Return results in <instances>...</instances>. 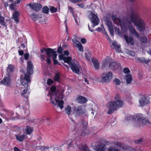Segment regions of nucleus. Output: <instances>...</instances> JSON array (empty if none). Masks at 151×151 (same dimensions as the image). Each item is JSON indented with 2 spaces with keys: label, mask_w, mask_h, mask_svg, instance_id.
Returning a JSON list of instances; mask_svg holds the SVG:
<instances>
[{
  "label": "nucleus",
  "mask_w": 151,
  "mask_h": 151,
  "mask_svg": "<svg viewBox=\"0 0 151 151\" xmlns=\"http://www.w3.org/2000/svg\"><path fill=\"white\" fill-rule=\"evenodd\" d=\"M139 102L140 106H142L145 104H148L149 103L150 101L146 97H143L139 99Z\"/></svg>",
  "instance_id": "obj_15"
},
{
  "label": "nucleus",
  "mask_w": 151,
  "mask_h": 151,
  "mask_svg": "<svg viewBox=\"0 0 151 151\" xmlns=\"http://www.w3.org/2000/svg\"><path fill=\"white\" fill-rule=\"evenodd\" d=\"M53 80L55 82H59L60 81V76L58 73H56L54 76Z\"/></svg>",
  "instance_id": "obj_34"
},
{
  "label": "nucleus",
  "mask_w": 151,
  "mask_h": 151,
  "mask_svg": "<svg viewBox=\"0 0 151 151\" xmlns=\"http://www.w3.org/2000/svg\"><path fill=\"white\" fill-rule=\"evenodd\" d=\"M113 82L115 83V84L116 86H119L120 84L121 83V81L119 80L118 78H115L114 79Z\"/></svg>",
  "instance_id": "obj_43"
},
{
  "label": "nucleus",
  "mask_w": 151,
  "mask_h": 151,
  "mask_svg": "<svg viewBox=\"0 0 151 151\" xmlns=\"http://www.w3.org/2000/svg\"><path fill=\"white\" fill-rule=\"evenodd\" d=\"M135 119H137V122L139 123V125L137 124V126H141L145 125L147 123H148L149 124H150V122L148 120H146L144 118L139 116H134Z\"/></svg>",
  "instance_id": "obj_8"
},
{
  "label": "nucleus",
  "mask_w": 151,
  "mask_h": 151,
  "mask_svg": "<svg viewBox=\"0 0 151 151\" xmlns=\"http://www.w3.org/2000/svg\"><path fill=\"white\" fill-rule=\"evenodd\" d=\"M140 41L142 42V43H146L147 42V39L145 37H143L140 39Z\"/></svg>",
  "instance_id": "obj_46"
},
{
  "label": "nucleus",
  "mask_w": 151,
  "mask_h": 151,
  "mask_svg": "<svg viewBox=\"0 0 151 151\" xmlns=\"http://www.w3.org/2000/svg\"><path fill=\"white\" fill-rule=\"evenodd\" d=\"M76 47L78 48V50L81 52H82L83 50V45L80 43V44H77Z\"/></svg>",
  "instance_id": "obj_40"
},
{
  "label": "nucleus",
  "mask_w": 151,
  "mask_h": 151,
  "mask_svg": "<svg viewBox=\"0 0 151 151\" xmlns=\"http://www.w3.org/2000/svg\"><path fill=\"white\" fill-rule=\"evenodd\" d=\"M47 55V59L46 60V61L47 62V64L49 65L51 63L50 58L52 57V53H49V55Z\"/></svg>",
  "instance_id": "obj_36"
},
{
  "label": "nucleus",
  "mask_w": 151,
  "mask_h": 151,
  "mask_svg": "<svg viewBox=\"0 0 151 151\" xmlns=\"http://www.w3.org/2000/svg\"><path fill=\"white\" fill-rule=\"evenodd\" d=\"M106 145L103 143H101L98 145L97 151H105Z\"/></svg>",
  "instance_id": "obj_27"
},
{
  "label": "nucleus",
  "mask_w": 151,
  "mask_h": 151,
  "mask_svg": "<svg viewBox=\"0 0 151 151\" xmlns=\"http://www.w3.org/2000/svg\"><path fill=\"white\" fill-rule=\"evenodd\" d=\"M109 31L111 35V36H113V33H114V30H113V27L109 28Z\"/></svg>",
  "instance_id": "obj_55"
},
{
  "label": "nucleus",
  "mask_w": 151,
  "mask_h": 151,
  "mask_svg": "<svg viewBox=\"0 0 151 151\" xmlns=\"http://www.w3.org/2000/svg\"><path fill=\"white\" fill-rule=\"evenodd\" d=\"M26 6H29L32 9L36 12L39 11L42 8V6L39 3H31L27 4Z\"/></svg>",
  "instance_id": "obj_9"
},
{
  "label": "nucleus",
  "mask_w": 151,
  "mask_h": 151,
  "mask_svg": "<svg viewBox=\"0 0 151 151\" xmlns=\"http://www.w3.org/2000/svg\"><path fill=\"white\" fill-rule=\"evenodd\" d=\"M127 83L128 84H130L132 82V78L131 75L128 74L126 76Z\"/></svg>",
  "instance_id": "obj_32"
},
{
  "label": "nucleus",
  "mask_w": 151,
  "mask_h": 151,
  "mask_svg": "<svg viewBox=\"0 0 151 151\" xmlns=\"http://www.w3.org/2000/svg\"><path fill=\"white\" fill-rule=\"evenodd\" d=\"M50 11L52 13H55L57 12V8H55L54 6H51L50 8Z\"/></svg>",
  "instance_id": "obj_45"
},
{
  "label": "nucleus",
  "mask_w": 151,
  "mask_h": 151,
  "mask_svg": "<svg viewBox=\"0 0 151 151\" xmlns=\"http://www.w3.org/2000/svg\"><path fill=\"white\" fill-rule=\"evenodd\" d=\"M19 13L17 11H15L13 14V19L17 23L19 22Z\"/></svg>",
  "instance_id": "obj_21"
},
{
  "label": "nucleus",
  "mask_w": 151,
  "mask_h": 151,
  "mask_svg": "<svg viewBox=\"0 0 151 151\" xmlns=\"http://www.w3.org/2000/svg\"><path fill=\"white\" fill-rule=\"evenodd\" d=\"M33 131V129H32L29 126H27L25 130V131L26 132V133H24V134H26V136L27 134L30 135Z\"/></svg>",
  "instance_id": "obj_30"
},
{
  "label": "nucleus",
  "mask_w": 151,
  "mask_h": 151,
  "mask_svg": "<svg viewBox=\"0 0 151 151\" xmlns=\"http://www.w3.org/2000/svg\"><path fill=\"white\" fill-rule=\"evenodd\" d=\"M86 58L88 60H89L90 59L91 55L89 53H86L85 54Z\"/></svg>",
  "instance_id": "obj_53"
},
{
  "label": "nucleus",
  "mask_w": 151,
  "mask_h": 151,
  "mask_svg": "<svg viewBox=\"0 0 151 151\" xmlns=\"http://www.w3.org/2000/svg\"><path fill=\"white\" fill-rule=\"evenodd\" d=\"M113 75L112 73L110 71L102 73L101 75V82L109 83L112 78Z\"/></svg>",
  "instance_id": "obj_4"
},
{
  "label": "nucleus",
  "mask_w": 151,
  "mask_h": 151,
  "mask_svg": "<svg viewBox=\"0 0 151 151\" xmlns=\"http://www.w3.org/2000/svg\"><path fill=\"white\" fill-rule=\"evenodd\" d=\"M124 37L128 45L131 46H133L134 45V41L132 37L129 36L127 35H124Z\"/></svg>",
  "instance_id": "obj_14"
},
{
  "label": "nucleus",
  "mask_w": 151,
  "mask_h": 151,
  "mask_svg": "<svg viewBox=\"0 0 151 151\" xmlns=\"http://www.w3.org/2000/svg\"><path fill=\"white\" fill-rule=\"evenodd\" d=\"M57 52L58 53L61 54L63 52V49L61 46L58 47L57 50Z\"/></svg>",
  "instance_id": "obj_54"
},
{
  "label": "nucleus",
  "mask_w": 151,
  "mask_h": 151,
  "mask_svg": "<svg viewBox=\"0 0 151 151\" xmlns=\"http://www.w3.org/2000/svg\"><path fill=\"white\" fill-rule=\"evenodd\" d=\"M70 1L73 3H76L82 1V0H70Z\"/></svg>",
  "instance_id": "obj_58"
},
{
  "label": "nucleus",
  "mask_w": 151,
  "mask_h": 151,
  "mask_svg": "<svg viewBox=\"0 0 151 151\" xmlns=\"http://www.w3.org/2000/svg\"><path fill=\"white\" fill-rule=\"evenodd\" d=\"M68 9L70 11V12H71V13L72 14H73V17H75V15L74 14V13L73 12L72 8L71 7L68 6Z\"/></svg>",
  "instance_id": "obj_57"
},
{
  "label": "nucleus",
  "mask_w": 151,
  "mask_h": 151,
  "mask_svg": "<svg viewBox=\"0 0 151 151\" xmlns=\"http://www.w3.org/2000/svg\"><path fill=\"white\" fill-rule=\"evenodd\" d=\"M108 151H119L117 149L113 147H109L108 150Z\"/></svg>",
  "instance_id": "obj_49"
},
{
  "label": "nucleus",
  "mask_w": 151,
  "mask_h": 151,
  "mask_svg": "<svg viewBox=\"0 0 151 151\" xmlns=\"http://www.w3.org/2000/svg\"><path fill=\"white\" fill-rule=\"evenodd\" d=\"M56 104H58V107H60L61 109H62L63 108V104L64 103V101L62 100L59 101L57 99H55Z\"/></svg>",
  "instance_id": "obj_29"
},
{
  "label": "nucleus",
  "mask_w": 151,
  "mask_h": 151,
  "mask_svg": "<svg viewBox=\"0 0 151 151\" xmlns=\"http://www.w3.org/2000/svg\"><path fill=\"white\" fill-rule=\"evenodd\" d=\"M56 87L54 86H52L51 87L50 89L51 91L53 92V93H54V92L56 90Z\"/></svg>",
  "instance_id": "obj_56"
},
{
  "label": "nucleus",
  "mask_w": 151,
  "mask_h": 151,
  "mask_svg": "<svg viewBox=\"0 0 151 151\" xmlns=\"http://www.w3.org/2000/svg\"><path fill=\"white\" fill-rule=\"evenodd\" d=\"M71 110V107L70 106H68L65 109V111L68 115H70Z\"/></svg>",
  "instance_id": "obj_37"
},
{
  "label": "nucleus",
  "mask_w": 151,
  "mask_h": 151,
  "mask_svg": "<svg viewBox=\"0 0 151 151\" xmlns=\"http://www.w3.org/2000/svg\"><path fill=\"white\" fill-rule=\"evenodd\" d=\"M33 65L32 62L31 61H28L27 62V66L26 68L27 72L24 73V74H28V75H32L33 73Z\"/></svg>",
  "instance_id": "obj_11"
},
{
  "label": "nucleus",
  "mask_w": 151,
  "mask_h": 151,
  "mask_svg": "<svg viewBox=\"0 0 151 151\" xmlns=\"http://www.w3.org/2000/svg\"><path fill=\"white\" fill-rule=\"evenodd\" d=\"M14 67L12 65H9L7 68V75L11 76L12 73L14 70Z\"/></svg>",
  "instance_id": "obj_20"
},
{
  "label": "nucleus",
  "mask_w": 151,
  "mask_h": 151,
  "mask_svg": "<svg viewBox=\"0 0 151 151\" xmlns=\"http://www.w3.org/2000/svg\"><path fill=\"white\" fill-rule=\"evenodd\" d=\"M89 13L91 16L90 20L93 24L92 27H94L99 24V19L97 15L92 11H89Z\"/></svg>",
  "instance_id": "obj_7"
},
{
  "label": "nucleus",
  "mask_w": 151,
  "mask_h": 151,
  "mask_svg": "<svg viewBox=\"0 0 151 151\" xmlns=\"http://www.w3.org/2000/svg\"><path fill=\"white\" fill-rule=\"evenodd\" d=\"M123 72L125 73H129L130 72V70L128 68H125L123 70Z\"/></svg>",
  "instance_id": "obj_48"
},
{
  "label": "nucleus",
  "mask_w": 151,
  "mask_h": 151,
  "mask_svg": "<svg viewBox=\"0 0 151 151\" xmlns=\"http://www.w3.org/2000/svg\"><path fill=\"white\" fill-rule=\"evenodd\" d=\"M24 87V88L22 92H21V95L22 96H23L24 98H27V97H28V96H27L25 94H26L27 93V90L28 87H27H27Z\"/></svg>",
  "instance_id": "obj_33"
},
{
  "label": "nucleus",
  "mask_w": 151,
  "mask_h": 151,
  "mask_svg": "<svg viewBox=\"0 0 151 151\" xmlns=\"http://www.w3.org/2000/svg\"><path fill=\"white\" fill-rule=\"evenodd\" d=\"M64 95L62 92L60 93L58 92L57 91L55 93H52L50 95V99L51 101L52 104L54 105H56V104L55 103L53 100H55V99H57L58 100L63 99Z\"/></svg>",
  "instance_id": "obj_5"
},
{
  "label": "nucleus",
  "mask_w": 151,
  "mask_h": 151,
  "mask_svg": "<svg viewBox=\"0 0 151 151\" xmlns=\"http://www.w3.org/2000/svg\"><path fill=\"white\" fill-rule=\"evenodd\" d=\"M74 111L75 112L76 114L78 116H80L82 114L86 113L85 110H83L81 106H78L74 107Z\"/></svg>",
  "instance_id": "obj_12"
},
{
  "label": "nucleus",
  "mask_w": 151,
  "mask_h": 151,
  "mask_svg": "<svg viewBox=\"0 0 151 151\" xmlns=\"http://www.w3.org/2000/svg\"><path fill=\"white\" fill-rule=\"evenodd\" d=\"M71 69L73 72L77 74H79L80 73V70L81 68L80 65L78 62L77 61L73 62L70 65Z\"/></svg>",
  "instance_id": "obj_6"
},
{
  "label": "nucleus",
  "mask_w": 151,
  "mask_h": 151,
  "mask_svg": "<svg viewBox=\"0 0 151 151\" xmlns=\"http://www.w3.org/2000/svg\"><path fill=\"white\" fill-rule=\"evenodd\" d=\"M72 41L73 42V43L75 45V46L76 47L77 46V44H80V42H79L76 39L72 40Z\"/></svg>",
  "instance_id": "obj_52"
},
{
  "label": "nucleus",
  "mask_w": 151,
  "mask_h": 151,
  "mask_svg": "<svg viewBox=\"0 0 151 151\" xmlns=\"http://www.w3.org/2000/svg\"><path fill=\"white\" fill-rule=\"evenodd\" d=\"M112 45L114 47V48L115 49L117 52H120L121 50L119 49L120 45L117 44L116 42L114 41L112 42Z\"/></svg>",
  "instance_id": "obj_25"
},
{
  "label": "nucleus",
  "mask_w": 151,
  "mask_h": 151,
  "mask_svg": "<svg viewBox=\"0 0 151 151\" xmlns=\"http://www.w3.org/2000/svg\"><path fill=\"white\" fill-rule=\"evenodd\" d=\"M129 31L130 33L133 35L135 36L137 38H139L140 37V35L139 34L132 26H131L129 27Z\"/></svg>",
  "instance_id": "obj_18"
},
{
  "label": "nucleus",
  "mask_w": 151,
  "mask_h": 151,
  "mask_svg": "<svg viewBox=\"0 0 151 151\" xmlns=\"http://www.w3.org/2000/svg\"><path fill=\"white\" fill-rule=\"evenodd\" d=\"M135 59L139 63H144L145 64H147L150 61V60H146L144 58H139L138 57H136Z\"/></svg>",
  "instance_id": "obj_26"
},
{
  "label": "nucleus",
  "mask_w": 151,
  "mask_h": 151,
  "mask_svg": "<svg viewBox=\"0 0 151 151\" xmlns=\"http://www.w3.org/2000/svg\"><path fill=\"white\" fill-rule=\"evenodd\" d=\"M91 61L93 64L95 68L96 69H99V63L97 60L92 59Z\"/></svg>",
  "instance_id": "obj_31"
},
{
  "label": "nucleus",
  "mask_w": 151,
  "mask_h": 151,
  "mask_svg": "<svg viewBox=\"0 0 151 151\" xmlns=\"http://www.w3.org/2000/svg\"><path fill=\"white\" fill-rule=\"evenodd\" d=\"M26 134L24 133L22 134H19L18 135H15V136L17 139L21 142H22L26 138H27V137L26 135Z\"/></svg>",
  "instance_id": "obj_19"
},
{
  "label": "nucleus",
  "mask_w": 151,
  "mask_h": 151,
  "mask_svg": "<svg viewBox=\"0 0 151 151\" xmlns=\"http://www.w3.org/2000/svg\"><path fill=\"white\" fill-rule=\"evenodd\" d=\"M81 41L83 44H85L86 42V40L84 38H82L81 40Z\"/></svg>",
  "instance_id": "obj_62"
},
{
  "label": "nucleus",
  "mask_w": 151,
  "mask_h": 151,
  "mask_svg": "<svg viewBox=\"0 0 151 151\" xmlns=\"http://www.w3.org/2000/svg\"><path fill=\"white\" fill-rule=\"evenodd\" d=\"M0 24L1 25H4V17L0 15Z\"/></svg>",
  "instance_id": "obj_44"
},
{
  "label": "nucleus",
  "mask_w": 151,
  "mask_h": 151,
  "mask_svg": "<svg viewBox=\"0 0 151 151\" xmlns=\"http://www.w3.org/2000/svg\"><path fill=\"white\" fill-rule=\"evenodd\" d=\"M114 29L115 32L117 34L119 35H121V32L119 29L117 28L116 27H115L114 28Z\"/></svg>",
  "instance_id": "obj_50"
},
{
  "label": "nucleus",
  "mask_w": 151,
  "mask_h": 151,
  "mask_svg": "<svg viewBox=\"0 0 151 151\" xmlns=\"http://www.w3.org/2000/svg\"><path fill=\"white\" fill-rule=\"evenodd\" d=\"M31 76L28 74H24L20 76V81L22 85L24 87H29V84L30 83Z\"/></svg>",
  "instance_id": "obj_3"
},
{
  "label": "nucleus",
  "mask_w": 151,
  "mask_h": 151,
  "mask_svg": "<svg viewBox=\"0 0 151 151\" xmlns=\"http://www.w3.org/2000/svg\"><path fill=\"white\" fill-rule=\"evenodd\" d=\"M29 56V54L26 53L24 55V59L26 60H27L28 59V57Z\"/></svg>",
  "instance_id": "obj_61"
},
{
  "label": "nucleus",
  "mask_w": 151,
  "mask_h": 151,
  "mask_svg": "<svg viewBox=\"0 0 151 151\" xmlns=\"http://www.w3.org/2000/svg\"><path fill=\"white\" fill-rule=\"evenodd\" d=\"M104 20L108 27L110 28L113 27V24L111 20L107 17H106L104 18Z\"/></svg>",
  "instance_id": "obj_24"
},
{
  "label": "nucleus",
  "mask_w": 151,
  "mask_h": 151,
  "mask_svg": "<svg viewBox=\"0 0 151 151\" xmlns=\"http://www.w3.org/2000/svg\"><path fill=\"white\" fill-rule=\"evenodd\" d=\"M10 76L9 75H7V76L4 77L1 81L0 83L6 86H9L11 83Z\"/></svg>",
  "instance_id": "obj_13"
},
{
  "label": "nucleus",
  "mask_w": 151,
  "mask_h": 151,
  "mask_svg": "<svg viewBox=\"0 0 151 151\" xmlns=\"http://www.w3.org/2000/svg\"><path fill=\"white\" fill-rule=\"evenodd\" d=\"M116 101H111L108 103L107 108L108 111L107 113L109 114H111L117 108H120L122 106L123 104V101L120 99L119 95H117L115 98Z\"/></svg>",
  "instance_id": "obj_2"
},
{
  "label": "nucleus",
  "mask_w": 151,
  "mask_h": 151,
  "mask_svg": "<svg viewBox=\"0 0 151 151\" xmlns=\"http://www.w3.org/2000/svg\"><path fill=\"white\" fill-rule=\"evenodd\" d=\"M14 6L15 5L13 4H11L9 5L10 8L12 10H14Z\"/></svg>",
  "instance_id": "obj_60"
},
{
  "label": "nucleus",
  "mask_w": 151,
  "mask_h": 151,
  "mask_svg": "<svg viewBox=\"0 0 151 151\" xmlns=\"http://www.w3.org/2000/svg\"><path fill=\"white\" fill-rule=\"evenodd\" d=\"M125 19H121L119 18L118 20H117V22L116 24L121 26H124L127 24V22H125Z\"/></svg>",
  "instance_id": "obj_28"
},
{
  "label": "nucleus",
  "mask_w": 151,
  "mask_h": 151,
  "mask_svg": "<svg viewBox=\"0 0 151 151\" xmlns=\"http://www.w3.org/2000/svg\"><path fill=\"white\" fill-rule=\"evenodd\" d=\"M111 17L114 22L116 24L117 22V20H118L119 18H117L116 16L114 14H112Z\"/></svg>",
  "instance_id": "obj_35"
},
{
  "label": "nucleus",
  "mask_w": 151,
  "mask_h": 151,
  "mask_svg": "<svg viewBox=\"0 0 151 151\" xmlns=\"http://www.w3.org/2000/svg\"><path fill=\"white\" fill-rule=\"evenodd\" d=\"M30 17L32 19L35 21H36L38 19V16L35 14H32L30 15Z\"/></svg>",
  "instance_id": "obj_39"
},
{
  "label": "nucleus",
  "mask_w": 151,
  "mask_h": 151,
  "mask_svg": "<svg viewBox=\"0 0 151 151\" xmlns=\"http://www.w3.org/2000/svg\"><path fill=\"white\" fill-rule=\"evenodd\" d=\"M57 54H56V51L54 50L53 51V52L52 53V57L53 60V64L54 65H61L60 63H59L58 61L56 60Z\"/></svg>",
  "instance_id": "obj_22"
},
{
  "label": "nucleus",
  "mask_w": 151,
  "mask_h": 151,
  "mask_svg": "<svg viewBox=\"0 0 151 151\" xmlns=\"http://www.w3.org/2000/svg\"><path fill=\"white\" fill-rule=\"evenodd\" d=\"M76 100L77 102L81 104L86 103L88 101L87 99L82 96H80L78 97L76 99Z\"/></svg>",
  "instance_id": "obj_17"
},
{
  "label": "nucleus",
  "mask_w": 151,
  "mask_h": 151,
  "mask_svg": "<svg viewBox=\"0 0 151 151\" xmlns=\"http://www.w3.org/2000/svg\"><path fill=\"white\" fill-rule=\"evenodd\" d=\"M59 60H63L64 62L67 63L70 65L72 64V58L71 57H65L63 54H61L59 55Z\"/></svg>",
  "instance_id": "obj_10"
},
{
  "label": "nucleus",
  "mask_w": 151,
  "mask_h": 151,
  "mask_svg": "<svg viewBox=\"0 0 151 151\" xmlns=\"http://www.w3.org/2000/svg\"><path fill=\"white\" fill-rule=\"evenodd\" d=\"M120 64L115 62L111 63L109 65V67L110 68L113 70L118 69L120 67Z\"/></svg>",
  "instance_id": "obj_16"
},
{
  "label": "nucleus",
  "mask_w": 151,
  "mask_h": 151,
  "mask_svg": "<svg viewBox=\"0 0 151 151\" xmlns=\"http://www.w3.org/2000/svg\"><path fill=\"white\" fill-rule=\"evenodd\" d=\"M96 30L98 31V32H103L102 29L100 27H99L96 28Z\"/></svg>",
  "instance_id": "obj_59"
},
{
  "label": "nucleus",
  "mask_w": 151,
  "mask_h": 151,
  "mask_svg": "<svg viewBox=\"0 0 151 151\" xmlns=\"http://www.w3.org/2000/svg\"><path fill=\"white\" fill-rule=\"evenodd\" d=\"M144 140L143 138H140L137 140H135L134 141V142L136 144H140Z\"/></svg>",
  "instance_id": "obj_41"
},
{
  "label": "nucleus",
  "mask_w": 151,
  "mask_h": 151,
  "mask_svg": "<svg viewBox=\"0 0 151 151\" xmlns=\"http://www.w3.org/2000/svg\"><path fill=\"white\" fill-rule=\"evenodd\" d=\"M64 53L65 55L68 56L69 55V52L68 51L65 50L64 52Z\"/></svg>",
  "instance_id": "obj_64"
},
{
  "label": "nucleus",
  "mask_w": 151,
  "mask_h": 151,
  "mask_svg": "<svg viewBox=\"0 0 151 151\" xmlns=\"http://www.w3.org/2000/svg\"><path fill=\"white\" fill-rule=\"evenodd\" d=\"M54 50H55V49H53L50 48H45L41 49L40 51L42 53H43L44 51H45L46 53V55H48L49 53H53Z\"/></svg>",
  "instance_id": "obj_23"
},
{
  "label": "nucleus",
  "mask_w": 151,
  "mask_h": 151,
  "mask_svg": "<svg viewBox=\"0 0 151 151\" xmlns=\"http://www.w3.org/2000/svg\"><path fill=\"white\" fill-rule=\"evenodd\" d=\"M127 53L130 55L134 56L135 55V53L134 51L128 50L127 52Z\"/></svg>",
  "instance_id": "obj_47"
},
{
  "label": "nucleus",
  "mask_w": 151,
  "mask_h": 151,
  "mask_svg": "<svg viewBox=\"0 0 151 151\" xmlns=\"http://www.w3.org/2000/svg\"><path fill=\"white\" fill-rule=\"evenodd\" d=\"M80 150L81 151H88V149L86 145H84L81 146Z\"/></svg>",
  "instance_id": "obj_42"
},
{
  "label": "nucleus",
  "mask_w": 151,
  "mask_h": 151,
  "mask_svg": "<svg viewBox=\"0 0 151 151\" xmlns=\"http://www.w3.org/2000/svg\"><path fill=\"white\" fill-rule=\"evenodd\" d=\"M77 5L79 7L81 8H84L85 6L83 4H77Z\"/></svg>",
  "instance_id": "obj_63"
},
{
  "label": "nucleus",
  "mask_w": 151,
  "mask_h": 151,
  "mask_svg": "<svg viewBox=\"0 0 151 151\" xmlns=\"http://www.w3.org/2000/svg\"><path fill=\"white\" fill-rule=\"evenodd\" d=\"M49 10V8L46 6L43 7L42 9V12L46 14H48Z\"/></svg>",
  "instance_id": "obj_38"
},
{
  "label": "nucleus",
  "mask_w": 151,
  "mask_h": 151,
  "mask_svg": "<svg viewBox=\"0 0 151 151\" xmlns=\"http://www.w3.org/2000/svg\"><path fill=\"white\" fill-rule=\"evenodd\" d=\"M129 11L131 12L129 16L131 21L134 23L139 31H144L145 28L144 20L140 18L138 14L134 12L132 9H130Z\"/></svg>",
  "instance_id": "obj_1"
},
{
  "label": "nucleus",
  "mask_w": 151,
  "mask_h": 151,
  "mask_svg": "<svg viewBox=\"0 0 151 151\" xmlns=\"http://www.w3.org/2000/svg\"><path fill=\"white\" fill-rule=\"evenodd\" d=\"M53 83L54 81H53L50 78L48 79L47 82V83L48 85H50L51 84H52Z\"/></svg>",
  "instance_id": "obj_51"
}]
</instances>
